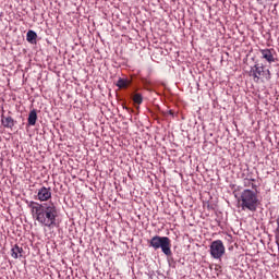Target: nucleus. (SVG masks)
Here are the masks:
<instances>
[{
    "label": "nucleus",
    "instance_id": "1",
    "mask_svg": "<svg viewBox=\"0 0 279 279\" xmlns=\"http://www.w3.org/2000/svg\"><path fill=\"white\" fill-rule=\"evenodd\" d=\"M31 215L35 221H38L40 226L45 228H51L56 226V219H58V205L53 202L38 203L34 201H26Z\"/></svg>",
    "mask_w": 279,
    "mask_h": 279
},
{
    "label": "nucleus",
    "instance_id": "2",
    "mask_svg": "<svg viewBox=\"0 0 279 279\" xmlns=\"http://www.w3.org/2000/svg\"><path fill=\"white\" fill-rule=\"evenodd\" d=\"M238 202L242 210H250L251 213H256V208H258V204H260L258 192L250 189L241 192Z\"/></svg>",
    "mask_w": 279,
    "mask_h": 279
},
{
    "label": "nucleus",
    "instance_id": "3",
    "mask_svg": "<svg viewBox=\"0 0 279 279\" xmlns=\"http://www.w3.org/2000/svg\"><path fill=\"white\" fill-rule=\"evenodd\" d=\"M150 247L161 250L166 256H171V240L168 236H153L150 239Z\"/></svg>",
    "mask_w": 279,
    "mask_h": 279
},
{
    "label": "nucleus",
    "instance_id": "4",
    "mask_svg": "<svg viewBox=\"0 0 279 279\" xmlns=\"http://www.w3.org/2000/svg\"><path fill=\"white\" fill-rule=\"evenodd\" d=\"M250 76L253 77L254 82L258 84L262 77L266 80H271V72L267 69L265 70V65L255 63L253 68H251Z\"/></svg>",
    "mask_w": 279,
    "mask_h": 279
},
{
    "label": "nucleus",
    "instance_id": "5",
    "mask_svg": "<svg viewBox=\"0 0 279 279\" xmlns=\"http://www.w3.org/2000/svg\"><path fill=\"white\" fill-rule=\"evenodd\" d=\"M209 253L211 258H215L216 260L223 258V255L226 254V246L223 245V241L215 240L211 242L209 246Z\"/></svg>",
    "mask_w": 279,
    "mask_h": 279
},
{
    "label": "nucleus",
    "instance_id": "6",
    "mask_svg": "<svg viewBox=\"0 0 279 279\" xmlns=\"http://www.w3.org/2000/svg\"><path fill=\"white\" fill-rule=\"evenodd\" d=\"M242 182L245 189H252L253 191H256L258 189V185L254 184V182H256V179L254 178V172L250 171V169H246L242 172Z\"/></svg>",
    "mask_w": 279,
    "mask_h": 279
},
{
    "label": "nucleus",
    "instance_id": "7",
    "mask_svg": "<svg viewBox=\"0 0 279 279\" xmlns=\"http://www.w3.org/2000/svg\"><path fill=\"white\" fill-rule=\"evenodd\" d=\"M51 187L41 186L37 190L36 199H38V202H49V199H51Z\"/></svg>",
    "mask_w": 279,
    "mask_h": 279
},
{
    "label": "nucleus",
    "instance_id": "8",
    "mask_svg": "<svg viewBox=\"0 0 279 279\" xmlns=\"http://www.w3.org/2000/svg\"><path fill=\"white\" fill-rule=\"evenodd\" d=\"M259 53H262L263 60H266L269 64H272V62H276V50L274 49H260Z\"/></svg>",
    "mask_w": 279,
    "mask_h": 279
},
{
    "label": "nucleus",
    "instance_id": "9",
    "mask_svg": "<svg viewBox=\"0 0 279 279\" xmlns=\"http://www.w3.org/2000/svg\"><path fill=\"white\" fill-rule=\"evenodd\" d=\"M11 256L12 258H21V256H23V247L15 244L11 250Z\"/></svg>",
    "mask_w": 279,
    "mask_h": 279
},
{
    "label": "nucleus",
    "instance_id": "10",
    "mask_svg": "<svg viewBox=\"0 0 279 279\" xmlns=\"http://www.w3.org/2000/svg\"><path fill=\"white\" fill-rule=\"evenodd\" d=\"M36 121H38V113L33 109L28 113V125H36Z\"/></svg>",
    "mask_w": 279,
    "mask_h": 279
},
{
    "label": "nucleus",
    "instance_id": "11",
    "mask_svg": "<svg viewBox=\"0 0 279 279\" xmlns=\"http://www.w3.org/2000/svg\"><path fill=\"white\" fill-rule=\"evenodd\" d=\"M1 123L3 128H10V129L14 128V119L12 117L4 118L2 116Z\"/></svg>",
    "mask_w": 279,
    "mask_h": 279
},
{
    "label": "nucleus",
    "instance_id": "12",
    "mask_svg": "<svg viewBox=\"0 0 279 279\" xmlns=\"http://www.w3.org/2000/svg\"><path fill=\"white\" fill-rule=\"evenodd\" d=\"M36 38H38V35L34 31H28L26 34V40L27 43H31V45H34L36 43Z\"/></svg>",
    "mask_w": 279,
    "mask_h": 279
},
{
    "label": "nucleus",
    "instance_id": "13",
    "mask_svg": "<svg viewBox=\"0 0 279 279\" xmlns=\"http://www.w3.org/2000/svg\"><path fill=\"white\" fill-rule=\"evenodd\" d=\"M117 86L119 88H126L128 87V80L119 78L117 82Z\"/></svg>",
    "mask_w": 279,
    "mask_h": 279
},
{
    "label": "nucleus",
    "instance_id": "14",
    "mask_svg": "<svg viewBox=\"0 0 279 279\" xmlns=\"http://www.w3.org/2000/svg\"><path fill=\"white\" fill-rule=\"evenodd\" d=\"M133 101H134V104H137L138 106H141V104H143V95L135 94L133 96Z\"/></svg>",
    "mask_w": 279,
    "mask_h": 279
},
{
    "label": "nucleus",
    "instance_id": "15",
    "mask_svg": "<svg viewBox=\"0 0 279 279\" xmlns=\"http://www.w3.org/2000/svg\"><path fill=\"white\" fill-rule=\"evenodd\" d=\"M275 239H276V244L279 251V218H277V228L275 230Z\"/></svg>",
    "mask_w": 279,
    "mask_h": 279
}]
</instances>
